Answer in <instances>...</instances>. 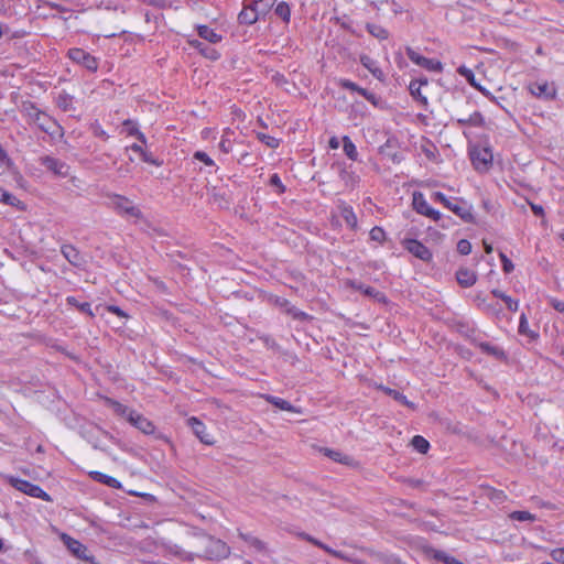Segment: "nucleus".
<instances>
[{
	"instance_id": "nucleus-1",
	"label": "nucleus",
	"mask_w": 564,
	"mask_h": 564,
	"mask_svg": "<svg viewBox=\"0 0 564 564\" xmlns=\"http://www.w3.org/2000/svg\"><path fill=\"white\" fill-rule=\"evenodd\" d=\"M230 555V547L224 541L207 536L204 539V550L197 554H188L185 558L193 561L195 557L219 561Z\"/></svg>"
},
{
	"instance_id": "nucleus-2",
	"label": "nucleus",
	"mask_w": 564,
	"mask_h": 564,
	"mask_svg": "<svg viewBox=\"0 0 564 564\" xmlns=\"http://www.w3.org/2000/svg\"><path fill=\"white\" fill-rule=\"evenodd\" d=\"M107 197L109 199L108 206L121 217L142 218L140 208L128 197L119 194H108Z\"/></svg>"
},
{
	"instance_id": "nucleus-3",
	"label": "nucleus",
	"mask_w": 564,
	"mask_h": 564,
	"mask_svg": "<svg viewBox=\"0 0 564 564\" xmlns=\"http://www.w3.org/2000/svg\"><path fill=\"white\" fill-rule=\"evenodd\" d=\"M469 156L474 169L480 173L488 172L494 163V154L489 147L473 145Z\"/></svg>"
},
{
	"instance_id": "nucleus-4",
	"label": "nucleus",
	"mask_w": 564,
	"mask_h": 564,
	"mask_svg": "<svg viewBox=\"0 0 564 564\" xmlns=\"http://www.w3.org/2000/svg\"><path fill=\"white\" fill-rule=\"evenodd\" d=\"M9 482L17 490L30 497L39 498L47 502L52 501V497L46 491H44L39 485H35L29 480L10 477Z\"/></svg>"
},
{
	"instance_id": "nucleus-5",
	"label": "nucleus",
	"mask_w": 564,
	"mask_h": 564,
	"mask_svg": "<svg viewBox=\"0 0 564 564\" xmlns=\"http://www.w3.org/2000/svg\"><path fill=\"white\" fill-rule=\"evenodd\" d=\"M456 123L467 139L475 137L474 128L485 129L486 127L485 117L479 111H475L466 118H458Z\"/></svg>"
},
{
	"instance_id": "nucleus-6",
	"label": "nucleus",
	"mask_w": 564,
	"mask_h": 564,
	"mask_svg": "<svg viewBox=\"0 0 564 564\" xmlns=\"http://www.w3.org/2000/svg\"><path fill=\"white\" fill-rule=\"evenodd\" d=\"M412 208L420 215L425 216L434 221H438L441 219V213L427 203L424 194L422 192H413L412 194Z\"/></svg>"
},
{
	"instance_id": "nucleus-7",
	"label": "nucleus",
	"mask_w": 564,
	"mask_h": 564,
	"mask_svg": "<svg viewBox=\"0 0 564 564\" xmlns=\"http://www.w3.org/2000/svg\"><path fill=\"white\" fill-rule=\"evenodd\" d=\"M67 56L74 63L82 65L86 69L90 72H96L98 69V59L90 53L86 52L79 47L69 48L67 52Z\"/></svg>"
},
{
	"instance_id": "nucleus-8",
	"label": "nucleus",
	"mask_w": 564,
	"mask_h": 564,
	"mask_svg": "<svg viewBox=\"0 0 564 564\" xmlns=\"http://www.w3.org/2000/svg\"><path fill=\"white\" fill-rule=\"evenodd\" d=\"M406 56L409 59L414 63L415 65L433 73H442L443 72V64L440 59L436 58H427L421 54H419L416 51H414L412 47H406L405 50Z\"/></svg>"
},
{
	"instance_id": "nucleus-9",
	"label": "nucleus",
	"mask_w": 564,
	"mask_h": 564,
	"mask_svg": "<svg viewBox=\"0 0 564 564\" xmlns=\"http://www.w3.org/2000/svg\"><path fill=\"white\" fill-rule=\"evenodd\" d=\"M403 248L413 257L424 261L431 262L433 260L432 251L423 245L420 240L413 238H404L401 241Z\"/></svg>"
},
{
	"instance_id": "nucleus-10",
	"label": "nucleus",
	"mask_w": 564,
	"mask_h": 564,
	"mask_svg": "<svg viewBox=\"0 0 564 564\" xmlns=\"http://www.w3.org/2000/svg\"><path fill=\"white\" fill-rule=\"evenodd\" d=\"M40 130L50 134L52 138L63 137L62 126L50 115L43 111L40 117L36 118L35 123Z\"/></svg>"
},
{
	"instance_id": "nucleus-11",
	"label": "nucleus",
	"mask_w": 564,
	"mask_h": 564,
	"mask_svg": "<svg viewBox=\"0 0 564 564\" xmlns=\"http://www.w3.org/2000/svg\"><path fill=\"white\" fill-rule=\"evenodd\" d=\"M528 90L536 98L552 100L556 97V87L547 80L534 82L528 85Z\"/></svg>"
},
{
	"instance_id": "nucleus-12",
	"label": "nucleus",
	"mask_w": 564,
	"mask_h": 564,
	"mask_svg": "<svg viewBox=\"0 0 564 564\" xmlns=\"http://www.w3.org/2000/svg\"><path fill=\"white\" fill-rule=\"evenodd\" d=\"M62 540L66 547L72 552L74 556L84 561H91L94 557L88 555V549L80 541L67 535L63 534Z\"/></svg>"
},
{
	"instance_id": "nucleus-13",
	"label": "nucleus",
	"mask_w": 564,
	"mask_h": 564,
	"mask_svg": "<svg viewBox=\"0 0 564 564\" xmlns=\"http://www.w3.org/2000/svg\"><path fill=\"white\" fill-rule=\"evenodd\" d=\"M128 422L144 434H153L155 432V425L137 411L129 412Z\"/></svg>"
},
{
	"instance_id": "nucleus-14",
	"label": "nucleus",
	"mask_w": 564,
	"mask_h": 564,
	"mask_svg": "<svg viewBox=\"0 0 564 564\" xmlns=\"http://www.w3.org/2000/svg\"><path fill=\"white\" fill-rule=\"evenodd\" d=\"M187 423L202 443L206 445H213L215 443L214 437L207 433V427L200 420L192 416L187 420Z\"/></svg>"
},
{
	"instance_id": "nucleus-15",
	"label": "nucleus",
	"mask_w": 564,
	"mask_h": 564,
	"mask_svg": "<svg viewBox=\"0 0 564 564\" xmlns=\"http://www.w3.org/2000/svg\"><path fill=\"white\" fill-rule=\"evenodd\" d=\"M270 301L275 305V306H279L281 308H284L285 312L290 315H292L293 318L295 319H300V321H305V319H308L311 318V316L303 312V311H299L297 308H295L294 306H291L290 305V301L286 300L285 297H281V296H272L270 299Z\"/></svg>"
},
{
	"instance_id": "nucleus-16",
	"label": "nucleus",
	"mask_w": 564,
	"mask_h": 564,
	"mask_svg": "<svg viewBox=\"0 0 564 564\" xmlns=\"http://www.w3.org/2000/svg\"><path fill=\"white\" fill-rule=\"evenodd\" d=\"M445 208L453 212L455 215L460 217L463 220L468 221L473 218L470 209L468 208L466 202L462 198L449 199V202Z\"/></svg>"
},
{
	"instance_id": "nucleus-17",
	"label": "nucleus",
	"mask_w": 564,
	"mask_h": 564,
	"mask_svg": "<svg viewBox=\"0 0 564 564\" xmlns=\"http://www.w3.org/2000/svg\"><path fill=\"white\" fill-rule=\"evenodd\" d=\"M42 164L52 173H54L57 176H67L68 174V166L62 162L61 160L53 158V156H44L41 159Z\"/></svg>"
},
{
	"instance_id": "nucleus-18",
	"label": "nucleus",
	"mask_w": 564,
	"mask_h": 564,
	"mask_svg": "<svg viewBox=\"0 0 564 564\" xmlns=\"http://www.w3.org/2000/svg\"><path fill=\"white\" fill-rule=\"evenodd\" d=\"M338 85L344 88V89H348L350 91H356L358 93L359 95H361L364 98H366L368 101H370L372 105H377V98H376V95L368 91L367 89L358 86L356 83L349 80V79H346V78H340L338 80Z\"/></svg>"
},
{
	"instance_id": "nucleus-19",
	"label": "nucleus",
	"mask_w": 564,
	"mask_h": 564,
	"mask_svg": "<svg viewBox=\"0 0 564 564\" xmlns=\"http://www.w3.org/2000/svg\"><path fill=\"white\" fill-rule=\"evenodd\" d=\"M429 80L427 78H417L410 82L409 90L411 96L417 100L421 105L426 106L427 105V98L422 94V88L424 86H427Z\"/></svg>"
},
{
	"instance_id": "nucleus-20",
	"label": "nucleus",
	"mask_w": 564,
	"mask_h": 564,
	"mask_svg": "<svg viewBox=\"0 0 564 564\" xmlns=\"http://www.w3.org/2000/svg\"><path fill=\"white\" fill-rule=\"evenodd\" d=\"M295 535L297 538L305 540V541L312 543L313 545L324 550L325 552H327L328 554H330L334 557H337L340 560L346 558L345 555L340 551H336V550L329 547L327 544L321 542L319 540L315 539L314 536H312L305 532H296Z\"/></svg>"
},
{
	"instance_id": "nucleus-21",
	"label": "nucleus",
	"mask_w": 564,
	"mask_h": 564,
	"mask_svg": "<svg viewBox=\"0 0 564 564\" xmlns=\"http://www.w3.org/2000/svg\"><path fill=\"white\" fill-rule=\"evenodd\" d=\"M258 2L256 1L253 4L243 6L242 10L238 14V20L242 24L251 25L256 23L259 19Z\"/></svg>"
},
{
	"instance_id": "nucleus-22",
	"label": "nucleus",
	"mask_w": 564,
	"mask_h": 564,
	"mask_svg": "<svg viewBox=\"0 0 564 564\" xmlns=\"http://www.w3.org/2000/svg\"><path fill=\"white\" fill-rule=\"evenodd\" d=\"M88 476L93 480H95L97 482H100L102 485H106V486H108L110 488H113V489H121L122 488L121 482L117 478H115L112 476H109L107 474H104L101 471L90 470V471H88Z\"/></svg>"
},
{
	"instance_id": "nucleus-23",
	"label": "nucleus",
	"mask_w": 564,
	"mask_h": 564,
	"mask_svg": "<svg viewBox=\"0 0 564 564\" xmlns=\"http://www.w3.org/2000/svg\"><path fill=\"white\" fill-rule=\"evenodd\" d=\"M456 280L462 288H470L476 283L477 274L468 268H459L456 272Z\"/></svg>"
},
{
	"instance_id": "nucleus-24",
	"label": "nucleus",
	"mask_w": 564,
	"mask_h": 564,
	"mask_svg": "<svg viewBox=\"0 0 564 564\" xmlns=\"http://www.w3.org/2000/svg\"><path fill=\"white\" fill-rule=\"evenodd\" d=\"M188 45L196 51L199 52V54L210 61H217L220 57V53L212 47H207L198 40H188Z\"/></svg>"
},
{
	"instance_id": "nucleus-25",
	"label": "nucleus",
	"mask_w": 564,
	"mask_h": 564,
	"mask_svg": "<svg viewBox=\"0 0 564 564\" xmlns=\"http://www.w3.org/2000/svg\"><path fill=\"white\" fill-rule=\"evenodd\" d=\"M197 33L199 37L206 40L207 42L212 44H217L221 42L223 36L221 34L217 33L214 29L209 28L206 24H198L196 26Z\"/></svg>"
},
{
	"instance_id": "nucleus-26",
	"label": "nucleus",
	"mask_w": 564,
	"mask_h": 564,
	"mask_svg": "<svg viewBox=\"0 0 564 564\" xmlns=\"http://www.w3.org/2000/svg\"><path fill=\"white\" fill-rule=\"evenodd\" d=\"M360 63L362 64V66L365 68H367L372 74V76L375 78H377L378 80H381V82L384 79V74H383L382 69L379 67L377 61H375L373 58H371L368 55H361Z\"/></svg>"
},
{
	"instance_id": "nucleus-27",
	"label": "nucleus",
	"mask_w": 564,
	"mask_h": 564,
	"mask_svg": "<svg viewBox=\"0 0 564 564\" xmlns=\"http://www.w3.org/2000/svg\"><path fill=\"white\" fill-rule=\"evenodd\" d=\"M348 285L350 288L355 289V290L360 291L361 293H364L367 296L375 297L376 300L381 301V302H386L384 294L379 292L378 290H376L372 286L365 285V284H361V283H357L355 281H350L348 283Z\"/></svg>"
},
{
	"instance_id": "nucleus-28",
	"label": "nucleus",
	"mask_w": 564,
	"mask_h": 564,
	"mask_svg": "<svg viewBox=\"0 0 564 564\" xmlns=\"http://www.w3.org/2000/svg\"><path fill=\"white\" fill-rule=\"evenodd\" d=\"M0 202L10 206L15 207L18 210H25L26 205L19 199L17 196L12 195L3 187L0 186Z\"/></svg>"
},
{
	"instance_id": "nucleus-29",
	"label": "nucleus",
	"mask_w": 564,
	"mask_h": 564,
	"mask_svg": "<svg viewBox=\"0 0 564 564\" xmlns=\"http://www.w3.org/2000/svg\"><path fill=\"white\" fill-rule=\"evenodd\" d=\"M264 399L276 406L280 410L292 412V413H299L300 411L295 409L294 405H292L289 401L281 399L279 397L267 394L264 395Z\"/></svg>"
},
{
	"instance_id": "nucleus-30",
	"label": "nucleus",
	"mask_w": 564,
	"mask_h": 564,
	"mask_svg": "<svg viewBox=\"0 0 564 564\" xmlns=\"http://www.w3.org/2000/svg\"><path fill=\"white\" fill-rule=\"evenodd\" d=\"M231 135H234V131L230 128H225L223 130V134H221L220 142H219L218 147H219V150L225 154L230 153L234 149V142L231 140Z\"/></svg>"
},
{
	"instance_id": "nucleus-31",
	"label": "nucleus",
	"mask_w": 564,
	"mask_h": 564,
	"mask_svg": "<svg viewBox=\"0 0 564 564\" xmlns=\"http://www.w3.org/2000/svg\"><path fill=\"white\" fill-rule=\"evenodd\" d=\"M22 112L25 116L29 123H35L36 118L43 113V111L31 101L23 102Z\"/></svg>"
},
{
	"instance_id": "nucleus-32",
	"label": "nucleus",
	"mask_w": 564,
	"mask_h": 564,
	"mask_svg": "<svg viewBox=\"0 0 564 564\" xmlns=\"http://www.w3.org/2000/svg\"><path fill=\"white\" fill-rule=\"evenodd\" d=\"M61 251L69 263L74 265H78L80 263V253L74 246L64 245L62 246Z\"/></svg>"
},
{
	"instance_id": "nucleus-33",
	"label": "nucleus",
	"mask_w": 564,
	"mask_h": 564,
	"mask_svg": "<svg viewBox=\"0 0 564 564\" xmlns=\"http://www.w3.org/2000/svg\"><path fill=\"white\" fill-rule=\"evenodd\" d=\"M378 388L381 391H383L386 394L392 397L394 400H397L401 404H403V405H405L408 408L414 409V403L409 401L408 398L403 393H401V392H399V391H397L394 389L381 386V384L378 386Z\"/></svg>"
},
{
	"instance_id": "nucleus-34",
	"label": "nucleus",
	"mask_w": 564,
	"mask_h": 564,
	"mask_svg": "<svg viewBox=\"0 0 564 564\" xmlns=\"http://www.w3.org/2000/svg\"><path fill=\"white\" fill-rule=\"evenodd\" d=\"M122 124L128 135L137 137L142 144L147 143L145 135L139 130L137 123L133 120L127 119L122 122Z\"/></svg>"
},
{
	"instance_id": "nucleus-35",
	"label": "nucleus",
	"mask_w": 564,
	"mask_h": 564,
	"mask_svg": "<svg viewBox=\"0 0 564 564\" xmlns=\"http://www.w3.org/2000/svg\"><path fill=\"white\" fill-rule=\"evenodd\" d=\"M457 72L469 83L470 86L479 91H484V88L476 82V76L470 68L462 65L457 68Z\"/></svg>"
},
{
	"instance_id": "nucleus-36",
	"label": "nucleus",
	"mask_w": 564,
	"mask_h": 564,
	"mask_svg": "<svg viewBox=\"0 0 564 564\" xmlns=\"http://www.w3.org/2000/svg\"><path fill=\"white\" fill-rule=\"evenodd\" d=\"M491 294L495 297L501 299L505 302V304H506V306L508 307L509 311H511V312H517L518 311L519 302L517 300H513L511 296L507 295L506 293L501 292L498 289H494L491 291Z\"/></svg>"
},
{
	"instance_id": "nucleus-37",
	"label": "nucleus",
	"mask_w": 564,
	"mask_h": 564,
	"mask_svg": "<svg viewBox=\"0 0 564 564\" xmlns=\"http://www.w3.org/2000/svg\"><path fill=\"white\" fill-rule=\"evenodd\" d=\"M275 14L281 18V20L289 24L291 21V7L286 1H280L274 8Z\"/></svg>"
},
{
	"instance_id": "nucleus-38",
	"label": "nucleus",
	"mask_w": 564,
	"mask_h": 564,
	"mask_svg": "<svg viewBox=\"0 0 564 564\" xmlns=\"http://www.w3.org/2000/svg\"><path fill=\"white\" fill-rule=\"evenodd\" d=\"M518 330H519V334L524 335L532 340H535L539 337V334L536 332L531 330L529 328L528 317L524 313H522L520 316Z\"/></svg>"
},
{
	"instance_id": "nucleus-39",
	"label": "nucleus",
	"mask_w": 564,
	"mask_h": 564,
	"mask_svg": "<svg viewBox=\"0 0 564 564\" xmlns=\"http://www.w3.org/2000/svg\"><path fill=\"white\" fill-rule=\"evenodd\" d=\"M66 302L68 305H72L78 308L80 312L87 314L90 318L95 317V314L91 310V305L88 302L79 303L75 296H67Z\"/></svg>"
},
{
	"instance_id": "nucleus-40",
	"label": "nucleus",
	"mask_w": 564,
	"mask_h": 564,
	"mask_svg": "<svg viewBox=\"0 0 564 564\" xmlns=\"http://www.w3.org/2000/svg\"><path fill=\"white\" fill-rule=\"evenodd\" d=\"M106 402L109 406L112 408L116 414L126 417L129 420V412H132L133 410L129 409L128 406L123 405L122 403L112 400L110 398H106Z\"/></svg>"
},
{
	"instance_id": "nucleus-41",
	"label": "nucleus",
	"mask_w": 564,
	"mask_h": 564,
	"mask_svg": "<svg viewBox=\"0 0 564 564\" xmlns=\"http://www.w3.org/2000/svg\"><path fill=\"white\" fill-rule=\"evenodd\" d=\"M343 149H344L345 154L350 160L356 161L358 159L357 148L348 135H345L343 138Z\"/></svg>"
},
{
	"instance_id": "nucleus-42",
	"label": "nucleus",
	"mask_w": 564,
	"mask_h": 564,
	"mask_svg": "<svg viewBox=\"0 0 564 564\" xmlns=\"http://www.w3.org/2000/svg\"><path fill=\"white\" fill-rule=\"evenodd\" d=\"M56 105L63 111H68L73 108V96L67 94L66 91H62L56 97Z\"/></svg>"
},
{
	"instance_id": "nucleus-43",
	"label": "nucleus",
	"mask_w": 564,
	"mask_h": 564,
	"mask_svg": "<svg viewBox=\"0 0 564 564\" xmlns=\"http://www.w3.org/2000/svg\"><path fill=\"white\" fill-rule=\"evenodd\" d=\"M367 31L379 40H386L389 36V32L381 25L376 23H367L366 25Z\"/></svg>"
},
{
	"instance_id": "nucleus-44",
	"label": "nucleus",
	"mask_w": 564,
	"mask_h": 564,
	"mask_svg": "<svg viewBox=\"0 0 564 564\" xmlns=\"http://www.w3.org/2000/svg\"><path fill=\"white\" fill-rule=\"evenodd\" d=\"M411 444L414 447V449L421 454H425L430 449L429 441L421 435H415L412 438Z\"/></svg>"
},
{
	"instance_id": "nucleus-45",
	"label": "nucleus",
	"mask_w": 564,
	"mask_h": 564,
	"mask_svg": "<svg viewBox=\"0 0 564 564\" xmlns=\"http://www.w3.org/2000/svg\"><path fill=\"white\" fill-rule=\"evenodd\" d=\"M509 518L511 520H514V521H530V522H533L536 520V517L535 514L529 512V511H524V510H517V511H512L510 514H509Z\"/></svg>"
},
{
	"instance_id": "nucleus-46",
	"label": "nucleus",
	"mask_w": 564,
	"mask_h": 564,
	"mask_svg": "<svg viewBox=\"0 0 564 564\" xmlns=\"http://www.w3.org/2000/svg\"><path fill=\"white\" fill-rule=\"evenodd\" d=\"M479 348L481 349V351L488 355H492L499 359L505 358L503 350L500 349L499 347L491 346L489 343H480Z\"/></svg>"
},
{
	"instance_id": "nucleus-47",
	"label": "nucleus",
	"mask_w": 564,
	"mask_h": 564,
	"mask_svg": "<svg viewBox=\"0 0 564 564\" xmlns=\"http://www.w3.org/2000/svg\"><path fill=\"white\" fill-rule=\"evenodd\" d=\"M324 453H325L326 456H328L334 462H338V463H341V464H345V465H348L350 463V457L347 456V455H344L340 452L325 448Z\"/></svg>"
},
{
	"instance_id": "nucleus-48",
	"label": "nucleus",
	"mask_w": 564,
	"mask_h": 564,
	"mask_svg": "<svg viewBox=\"0 0 564 564\" xmlns=\"http://www.w3.org/2000/svg\"><path fill=\"white\" fill-rule=\"evenodd\" d=\"M341 216L344 217V219L347 223V225H349L351 228H356L357 227V216L354 213L352 207L345 206L343 208V210H341Z\"/></svg>"
},
{
	"instance_id": "nucleus-49",
	"label": "nucleus",
	"mask_w": 564,
	"mask_h": 564,
	"mask_svg": "<svg viewBox=\"0 0 564 564\" xmlns=\"http://www.w3.org/2000/svg\"><path fill=\"white\" fill-rule=\"evenodd\" d=\"M369 236H370V239L382 245L386 239H387V235H386V231L382 227H379V226H375L370 232H369Z\"/></svg>"
},
{
	"instance_id": "nucleus-50",
	"label": "nucleus",
	"mask_w": 564,
	"mask_h": 564,
	"mask_svg": "<svg viewBox=\"0 0 564 564\" xmlns=\"http://www.w3.org/2000/svg\"><path fill=\"white\" fill-rule=\"evenodd\" d=\"M258 139L264 143L265 145H268L269 148H272V149H275L280 145V141L279 139L270 135V134H265V133H258Z\"/></svg>"
},
{
	"instance_id": "nucleus-51",
	"label": "nucleus",
	"mask_w": 564,
	"mask_h": 564,
	"mask_svg": "<svg viewBox=\"0 0 564 564\" xmlns=\"http://www.w3.org/2000/svg\"><path fill=\"white\" fill-rule=\"evenodd\" d=\"M193 156L195 160L203 162L207 166L216 165L215 161L204 151H196Z\"/></svg>"
},
{
	"instance_id": "nucleus-52",
	"label": "nucleus",
	"mask_w": 564,
	"mask_h": 564,
	"mask_svg": "<svg viewBox=\"0 0 564 564\" xmlns=\"http://www.w3.org/2000/svg\"><path fill=\"white\" fill-rule=\"evenodd\" d=\"M499 258L502 264L503 272L511 273L514 269L512 261L503 252L499 253Z\"/></svg>"
},
{
	"instance_id": "nucleus-53",
	"label": "nucleus",
	"mask_w": 564,
	"mask_h": 564,
	"mask_svg": "<svg viewBox=\"0 0 564 564\" xmlns=\"http://www.w3.org/2000/svg\"><path fill=\"white\" fill-rule=\"evenodd\" d=\"M457 251L463 256L469 254L471 252V243L467 239H460L457 242Z\"/></svg>"
},
{
	"instance_id": "nucleus-54",
	"label": "nucleus",
	"mask_w": 564,
	"mask_h": 564,
	"mask_svg": "<svg viewBox=\"0 0 564 564\" xmlns=\"http://www.w3.org/2000/svg\"><path fill=\"white\" fill-rule=\"evenodd\" d=\"M270 184H271L272 186H274V187H276V188H278V193H279V194H282V193H284V192H285V186L283 185V183H282V181H281V178H280V176H279L276 173H274V174H272V175H271V177H270Z\"/></svg>"
},
{
	"instance_id": "nucleus-55",
	"label": "nucleus",
	"mask_w": 564,
	"mask_h": 564,
	"mask_svg": "<svg viewBox=\"0 0 564 564\" xmlns=\"http://www.w3.org/2000/svg\"><path fill=\"white\" fill-rule=\"evenodd\" d=\"M551 557L557 562L564 564V547H557L551 551Z\"/></svg>"
},
{
	"instance_id": "nucleus-56",
	"label": "nucleus",
	"mask_w": 564,
	"mask_h": 564,
	"mask_svg": "<svg viewBox=\"0 0 564 564\" xmlns=\"http://www.w3.org/2000/svg\"><path fill=\"white\" fill-rule=\"evenodd\" d=\"M107 311L118 317H121V318L128 317V314L124 311H122L119 306H116V305H108Z\"/></svg>"
},
{
	"instance_id": "nucleus-57",
	"label": "nucleus",
	"mask_w": 564,
	"mask_h": 564,
	"mask_svg": "<svg viewBox=\"0 0 564 564\" xmlns=\"http://www.w3.org/2000/svg\"><path fill=\"white\" fill-rule=\"evenodd\" d=\"M432 199H434L435 202L441 203L444 207H446V205L449 202V198H447L446 195L443 194L442 192H434L432 194Z\"/></svg>"
},
{
	"instance_id": "nucleus-58",
	"label": "nucleus",
	"mask_w": 564,
	"mask_h": 564,
	"mask_svg": "<svg viewBox=\"0 0 564 564\" xmlns=\"http://www.w3.org/2000/svg\"><path fill=\"white\" fill-rule=\"evenodd\" d=\"M550 304L555 311L564 313V301L552 297L550 299Z\"/></svg>"
},
{
	"instance_id": "nucleus-59",
	"label": "nucleus",
	"mask_w": 564,
	"mask_h": 564,
	"mask_svg": "<svg viewBox=\"0 0 564 564\" xmlns=\"http://www.w3.org/2000/svg\"><path fill=\"white\" fill-rule=\"evenodd\" d=\"M250 545L259 552H264L267 550L265 543L258 538L250 540Z\"/></svg>"
},
{
	"instance_id": "nucleus-60",
	"label": "nucleus",
	"mask_w": 564,
	"mask_h": 564,
	"mask_svg": "<svg viewBox=\"0 0 564 564\" xmlns=\"http://www.w3.org/2000/svg\"><path fill=\"white\" fill-rule=\"evenodd\" d=\"M93 129H94V134L95 135L104 138V139L108 138L107 132L101 128V126L99 123H95L93 126Z\"/></svg>"
},
{
	"instance_id": "nucleus-61",
	"label": "nucleus",
	"mask_w": 564,
	"mask_h": 564,
	"mask_svg": "<svg viewBox=\"0 0 564 564\" xmlns=\"http://www.w3.org/2000/svg\"><path fill=\"white\" fill-rule=\"evenodd\" d=\"M530 207H531L532 213L535 216H538V217H543L544 216V208L541 205H538V204H534V203H530Z\"/></svg>"
},
{
	"instance_id": "nucleus-62",
	"label": "nucleus",
	"mask_w": 564,
	"mask_h": 564,
	"mask_svg": "<svg viewBox=\"0 0 564 564\" xmlns=\"http://www.w3.org/2000/svg\"><path fill=\"white\" fill-rule=\"evenodd\" d=\"M141 159L142 161L147 162V163H151V164H154V165H159V163L156 161H154L151 156V154H149L147 151H144L141 155Z\"/></svg>"
},
{
	"instance_id": "nucleus-63",
	"label": "nucleus",
	"mask_w": 564,
	"mask_h": 564,
	"mask_svg": "<svg viewBox=\"0 0 564 564\" xmlns=\"http://www.w3.org/2000/svg\"><path fill=\"white\" fill-rule=\"evenodd\" d=\"M129 149L135 153H139L140 155L145 151L142 147V144L133 143L129 147Z\"/></svg>"
},
{
	"instance_id": "nucleus-64",
	"label": "nucleus",
	"mask_w": 564,
	"mask_h": 564,
	"mask_svg": "<svg viewBox=\"0 0 564 564\" xmlns=\"http://www.w3.org/2000/svg\"><path fill=\"white\" fill-rule=\"evenodd\" d=\"M328 145L330 149L336 150L339 148V140L336 137H332L328 141Z\"/></svg>"
}]
</instances>
